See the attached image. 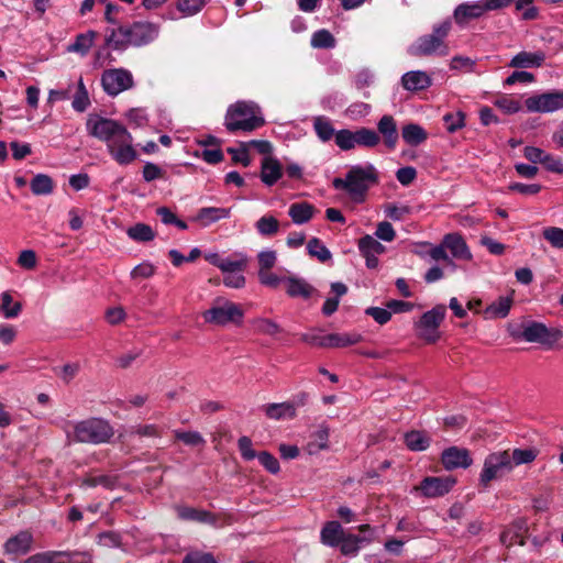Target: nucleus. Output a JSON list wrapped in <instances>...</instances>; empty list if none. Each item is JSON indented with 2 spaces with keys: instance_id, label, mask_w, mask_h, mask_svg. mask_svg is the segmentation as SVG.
<instances>
[{
  "instance_id": "1",
  "label": "nucleus",
  "mask_w": 563,
  "mask_h": 563,
  "mask_svg": "<svg viewBox=\"0 0 563 563\" xmlns=\"http://www.w3.org/2000/svg\"><path fill=\"white\" fill-rule=\"evenodd\" d=\"M86 126L91 136L106 144L109 155L117 164L130 165L137 159L134 139L120 122L99 115H89Z\"/></svg>"
},
{
  "instance_id": "2",
  "label": "nucleus",
  "mask_w": 563,
  "mask_h": 563,
  "mask_svg": "<svg viewBox=\"0 0 563 563\" xmlns=\"http://www.w3.org/2000/svg\"><path fill=\"white\" fill-rule=\"evenodd\" d=\"M159 34V25L148 21H136L112 29L106 44L112 49L123 51L129 46L141 47L152 43Z\"/></svg>"
},
{
  "instance_id": "3",
  "label": "nucleus",
  "mask_w": 563,
  "mask_h": 563,
  "mask_svg": "<svg viewBox=\"0 0 563 563\" xmlns=\"http://www.w3.org/2000/svg\"><path fill=\"white\" fill-rule=\"evenodd\" d=\"M378 183L377 169L372 164L352 166L345 178L336 177L332 186L345 190L355 202H363L367 190Z\"/></svg>"
},
{
  "instance_id": "4",
  "label": "nucleus",
  "mask_w": 563,
  "mask_h": 563,
  "mask_svg": "<svg viewBox=\"0 0 563 563\" xmlns=\"http://www.w3.org/2000/svg\"><path fill=\"white\" fill-rule=\"evenodd\" d=\"M265 120L260 107L254 102L238 101L231 104L225 113L224 125L230 132H252L262 125Z\"/></svg>"
},
{
  "instance_id": "5",
  "label": "nucleus",
  "mask_w": 563,
  "mask_h": 563,
  "mask_svg": "<svg viewBox=\"0 0 563 563\" xmlns=\"http://www.w3.org/2000/svg\"><path fill=\"white\" fill-rule=\"evenodd\" d=\"M451 21L445 20L435 24L431 34H426L416 40L408 47V54L415 57H423L431 55L446 56L449 54V46L445 38L451 31Z\"/></svg>"
},
{
  "instance_id": "6",
  "label": "nucleus",
  "mask_w": 563,
  "mask_h": 563,
  "mask_svg": "<svg viewBox=\"0 0 563 563\" xmlns=\"http://www.w3.org/2000/svg\"><path fill=\"white\" fill-rule=\"evenodd\" d=\"M243 317L244 311L241 306L223 297L216 298L211 307L202 312L205 322L219 327L229 323L240 324Z\"/></svg>"
},
{
  "instance_id": "7",
  "label": "nucleus",
  "mask_w": 563,
  "mask_h": 563,
  "mask_svg": "<svg viewBox=\"0 0 563 563\" xmlns=\"http://www.w3.org/2000/svg\"><path fill=\"white\" fill-rule=\"evenodd\" d=\"M114 434L112 427L102 419H89L77 423L74 438L78 442L103 443Z\"/></svg>"
},
{
  "instance_id": "8",
  "label": "nucleus",
  "mask_w": 563,
  "mask_h": 563,
  "mask_svg": "<svg viewBox=\"0 0 563 563\" xmlns=\"http://www.w3.org/2000/svg\"><path fill=\"white\" fill-rule=\"evenodd\" d=\"M446 308L443 305L435 306L424 312L415 324L417 335L427 343H434L439 340V327L445 317Z\"/></svg>"
},
{
  "instance_id": "9",
  "label": "nucleus",
  "mask_w": 563,
  "mask_h": 563,
  "mask_svg": "<svg viewBox=\"0 0 563 563\" xmlns=\"http://www.w3.org/2000/svg\"><path fill=\"white\" fill-rule=\"evenodd\" d=\"M514 467L510 454L507 451L489 454L484 462L479 476L483 486H487L493 479H497Z\"/></svg>"
},
{
  "instance_id": "10",
  "label": "nucleus",
  "mask_w": 563,
  "mask_h": 563,
  "mask_svg": "<svg viewBox=\"0 0 563 563\" xmlns=\"http://www.w3.org/2000/svg\"><path fill=\"white\" fill-rule=\"evenodd\" d=\"M91 554L86 551H44L29 556L23 563H88Z\"/></svg>"
},
{
  "instance_id": "11",
  "label": "nucleus",
  "mask_w": 563,
  "mask_h": 563,
  "mask_svg": "<svg viewBox=\"0 0 563 563\" xmlns=\"http://www.w3.org/2000/svg\"><path fill=\"white\" fill-rule=\"evenodd\" d=\"M101 84L108 95L117 96L133 86V77L123 68L108 69L101 76Z\"/></svg>"
},
{
  "instance_id": "12",
  "label": "nucleus",
  "mask_w": 563,
  "mask_h": 563,
  "mask_svg": "<svg viewBox=\"0 0 563 563\" xmlns=\"http://www.w3.org/2000/svg\"><path fill=\"white\" fill-rule=\"evenodd\" d=\"M521 335L527 342L553 345L563 336V332L556 328L549 329L540 322H529L523 327Z\"/></svg>"
},
{
  "instance_id": "13",
  "label": "nucleus",
  "mask_w": 563,
  "mask_h": 563,
  "mask_svg": "<svg viewBox=\"0 0 563 563\" xmlns=\"http://www.w3.org/2000/svg\"><path fill=\"white\" fill-rule=\"evenodd\" d=\"M529 112L549 113L563 109V91L545 92L526 99Z\"/></svg>"
},
{
  "instance_id": "14",
  "label": "nucleus",
  "mask_w": 563,
  "mask_h": 563,
  "mask_svg": "<svg viewBox=\"0 0 563 563\" xmlns=\"http://www.w3.org/2000/svg\"><path fill=\"white\" fill-rule=\"evenodd\" d=\"M307 394L300 393L289 401L266 405L264 411L271 419H292L296 417L297 409L307 404Z\"/></svg>"
},
{
  "instance_id": "15",
  "label": "nucleus",
  "mask_w": 563,
  "mask_h": 563,
  "mask_svg": "<svg viewBox=\"0 0 563 563\" xmlns=\"http://www.w3.org/2000/svg\"><path fill=\"white\" fill-rule=\"evenodd\" d=\"M34 538L27 530H22L9 538L3 544L4 553L12 559L27 554L33 548Z\"/></svg>"
},
{
  "instance_id": "16",
  "label": "nucleus",
  "mask_w": 563,
  "mask_h": 563,
  "mask_svg": "<svg viewBox=\"0 0 563 563\" xmlns=\"http://www.w3.org/2000/svg\"><path fill=\"white\" fill-rule=\"evenodd\" d=\"M303 340L308 341L305 336ZM362 335L357 333H331L324 336H313L309 342L321 347H345L361 342Z\"/></svg>"
},
{
  "instance_id": "17",
  "label": "nucleus",
  "mask_w": 563,
  "mask_h": 563,
  "mask_svg": "<svg viewBox=\"0 0 563 563\" xmlns=\"http://www.w3.org/2000/svg\"><path fill=\"white\" fill-rule=\"evenodd\" d=\"M455 484V479L451 476L444 477H426L418 489L422 492L426 497L435 498L448 494Z\"/></svg>"
},
{
  "instance_id": "18",
  "label": "nucleus",
  "mask_w": 563,
  "mask_h": 563,
  "mask_svg": "<svg viewBox=\"0 0 563 563\" xmlns=\"http://www.w3.org/2000/svg\"><path fill=\"white\" fill-rule=\"evenodd\" d=\"M357 246L365 258L366 266L371 269L376 268L378 266V255L385 252V246L369 234L361 238Z\"/></svg>"
},
{
  "instance_id": "19",
  "label": "nucleus",
  "mask_w": 563,
  "mask_h": 563,
  "mask_svg": "<svg viewBox=\"0 0 563 563\" xmlns=\"http://www.w3.org/2000/svg\"><path fill=\"white\" fill-rule=\"evenodd\" d=\"M441 461L445 470L466 468L472 464V457L466 449L451 446L443 451Z\"/></svg>"
},
{
  "instance_id": "20",
  "label": "nucleus",
  "mask_w": 563,
  "mask_h": 563,
  "mask_svg": "<svg viewBox=\"0 0 563 563\" xmlns=\"http://www.w3.org/2000/svg\"><path fill=\"white\" fill-rule=\"evenodd\" d=\"M330 428L325 423H320L316 431H313L306 445L303 446L305 452L308 455H317L321 451H325L330 448L329 445Z\"/></svg>"
},
{
  "instance_id": "21",
  "label": "nucleus",
  "mask_w": 563,
  "mask_h": 563,
  "mask_svg": "<svg viewBox=\"0 0 563 563\" xmlns=\"http://www.w3.org/2000/svg\"><path fill=\"white\" fill-rule=\"evenodd\" d=\"M283 176V166L279 161L272 156H265L261 164L260 178L264 185L272 187Z\"/></svg>"
},
{
  "instance_id": "22",
  "label": "nucleus",
  "mask_w": 563,
  "mask_h": 563,
  "mask_svg": "<svg viewBox=\"0 0 563 563\" xmlns=\"http://www.w3.org/2000/svg\"><path fill=\"white\" fill-rule=\"evenodd\" d=\"M483 1L462 3L454 10V20L457 24L464 25L471 20L478 19L486 13Z\"/></svg>"
},
{
  "instance_id": "23",
  "label": "nucleus",
  "mask_w": 563,
  "mask_h": 563,
  "mask_svg": "<svg viewBox=\"0 0 563 563\" xmlns=\"http://www.w3.org/2000/svg\"><path fill=\"white\" fill-rule=\"evenodd\" d=\"M443 245L451 252L454 258L463 261L472 260V253L462 235L457 233L446 234L443 239Z\"/></svg>"
},
{
  "instance_id": "24",
  "label": "nucleus",
  "mask_w": 563,
  "mask_h": 563,
  "mask_svg": "<svg viewBox=\"0 0 563 563\" xmlns=\"http://www.w3.org/2000/svg\"><path fill=\"white\" fill-rule=\"evenodd\" d=\"M401 84L408 91H419L429 88L432 79L426 71L411 70L402 75Z\"/></svg>"
},
{
  "instance_id": "25",
  "label": "nucleus",
  "mask_w": 563,
  "mask_h": 563,
  "mask_svg": "<svg viewBox=\"0 0 563 563\" xmlns=\"http://www.w3.org/2000/svg\"><path fill=\"white\" fill-rule=\"evenodd\" d=\"M230 208L205 207L197 212L194 220L199 222L202 227H209L220 220L230 218Z\"/></svg>"
},
{
  "instance_id": "26",
  "label": "nucleus",
  "mask_w": 563,
  "mask_h": 563,
  "mask_svg": "<svg viewBox=\"0 0 563 563\" xmlns=\"http://www.w3.org/2000/svg\"><path fill=\"white\" fill-rule=\"evenodd\" d=\"M377 130L384 139L385 145L394 150L398 141V131L395 119L391 115H383L377 123Z\"/></svg>"
},
{
  "instance_id": "27",
  "label": "nucleus",
  "mask_w": 563,
  "mask_h": 563,
  "mask_svg": "<svg viewBox=\"0 0 563 563\" xmlns=\"http://www.w3.org/2000/svg\"><path fill=\"white\" fill-rule=\"evenodd\" d=\"M345 531L340 522L328 521L320 531V540L324 545L338 547L345 536Z\"/></svg>"
},
{
  "instance_id": "28",
  "label": "nucleus",
  "mask_w": 563,
  "mask_h": 563,
  "mask_svg": "<svg viewBox=\"0 0 563 563\" xmlns=\"http://www.w3.org/2000/svg\"><path fill=\"white\" fill-rule=\"evenodd\" d=\"M545 59V54L541 51L538 52H520L515 55L509 66L514 68H529L540 67Z\"/></svg>"
},
{
  "instance_id": "29",
  "label": "nucleus",
  "mask_w": 563,
  "mask_h": 563,
  "mask_svg": "<svg viewBox=\"0 0 563 563\" xmlns=\"http://www.w3.org/2000/svg\"><path fill=\"white\" fill-rule=\"evenodd\" d=\"M511 296L499 297L496 301L490 303L484 310V316L486 319H499L508 316L511 305H512Z\"/></svg>"
},
{
  "instance_id": "30",
  "label": "nucleus",
  "mask_w": 563,
  "mask_h": 563,
  "mask_svg": "<svg viewBox=\"0 0 563 563\" xmlns=\"http://www.w3.org/2000/svg\"><path fill=\"white\" fill-rule=\"evenodd\" d=\"M401 136L408 145L417 146L428 139V133L421 125L409 123L402 126Z\"/></svg>"
},
{
  "instance_id": "31",
  "label": "nucleus",
  "mask_w": 563,
  "mask_h": 563,
  "mask_svg": "<svg viewBox=\"0 0 563 563\" xmlns=\"http://www.w3.org/2000/svg\"><path fill=\"white\" fill-rule=\"evenodd\" d=\"M177 515L183 520H191V521H198V522H206L216 525V519L212 514L199 510L196 508L190 507H177L176 508Z\"/></svg>"
},
{
  "instance_id": "32",
  "label": "nucleus",
  "mask_w": 563,
  "mask_h": 563,
  "mask_svg": "<svg viewBox=\"0 0 563 563\" xmlns=\"http://www.w3.org/2000/svg\"><path fill=\"white\" fill-rule=\"evenodd\" d=\"M371 542V538L346 533L340 542V551L343 555L355 556L360 551V544Z\"/></svg>"
},
{
  "instance_id": "33",
  "label": "nucleus",
  "mask_w": 563,
  "mask_h": 563,
  "mask_svg": "<svg viewBox=\"0 0 563 563\" xmlns=\"http://www.w3.org/2000/svg\"><path fill=\"white\" fill-rule=\"evenodd\" d=\"M407 448L411 451H424L430 445V437L424 431L412 430L404 437Z\"/></svg>"
},
{
  "instance_id": "34",
  "label": "nucleus",
  "mask_w": 563,
  "mask_h": 563,
  "mask_svg": "<svg viewBox=\"0 0 563 563\" xmlns=\"http://www.w3.org/2000/svg\"><path fill=\"white\" fill-rule=\"evenodd\" d=\"M21 311V302L14 301L10 291H3L0 295V312L5 319H14Z\"/></svg>"
},
{
  "instance_id": "35",
  "label": "nucleus",
  "mask_w": 563,
  "mask_h": 563,
  "mask_svg": "<svg viewBox=\"0 0 563 563\" xmlns=\"http://www.w3.org/2000/svg\"><path fill=\"white\" fill-rule=\"evenodd\" d=\"M313 206L307 202L292 203L288 214L296 224L308 222L313 216Z\"/></svg>"
},
{
  "instance_id": "36",
  "label": "nucleus",
  "mask_w": 563,
  "mask_h": 563,
  "mask_svg": "<svg viewBox=\"0 0 563 563\" xmlns=\"http://www.w3.org/2000/svg\"><path fill=\"white\" fill-rule=\"evenodd\" d=\"M285 282L287 285L286 291L290 297L308 298L313 291V287L303 279L289 277Z\"/></svg>"
},
{
  "instance_id": "37",
  "label": "nucleus",
  "mask_w": 563,
  "mask_h": 563,
  "mask_svg": "<svg viewBox=\"0 0 563 563\" xmlns=\"http://www.w3.org/2000/svg\"><path fill=\"white\" fill-rule=\"evenodd\" d=\"M31 190L36 196H45L53 192V179L46 174H37L30 183Z\"/></svg>"
},
{
  "instance_id": "38",
  "label": "nucleus",
  "mask_w": 563,
  "mask_h": 563,
  "mask_svg": "<svg viewBox=\"0 0 563 563\" xmlns=\"http://www.w3.org/2000/svg\"><path fill=\"white\" fill-rule=\"evenodd\" d=\"M95 36L96 33L92 31L77 35L75 42L67 47V51L86 55L93 44Z\"/></svg>"
},
{
  "instance_id": "39",
  "label": "nucleus",
  "mask_w": 563,
  "mask_h": 563,
  "mask_svg": "<svg viewBox=\"0 0 563 563\" xmlns=\"http://www.w3.org/2000/svg\"><path fill=\"white\" fill-rule=\"evenodd\" d=\"M255 227L261 235L268 236L278 232L279 222L273 216H264L257 220Z\"/></svg>"
},
{
  "instance_id": "40",
  "label": "nucleus",
  "mask_w": 563,
  "mask_h": 563,
  "mask_svg": "<svg viewBox=\"0 0 563 563\" xmlns=\"http://www.w3.org/2000/svg\"><path fill=\"white\" fill-rule=\"evenodd\" d=\"M128 235L139 242H147L154 239L155 234L152 228L144 223H137L126 231Z\"/></svg>"
},
{
  "instance_id": "41",
  "label": "nucleus",
  "mask_w": 563,
  "mask_h": 563,
  "mask_svg": "<svg viewBox=\"0 0 563 563\" xmlns=\"http://www.w3.org/2000/svg\"><path fill=\"white\" fill-rule=\"evenodd\" d=\"M308 253L317 257L320 262L324 263L331 258V252L328 247L317 238L311 239L307 244Z\"/></svg>"
},
{
  "instance_id": "42",
  "label": "nucleus",
  "mask_w": 563,
  "mask_h": 563,
  "mask_svg": "<svg viewBox=\"0 0 563 563\" xmlns=\"http://www.w3.org/2000/svg\"><path fill=\"white\" fill-rule=\"evenodd\" d=\"M311 46L314 48H332L335 46V38L328 30H319L311 36Z\"/></svg>"
},
{
  "instance_id": "43",
  "label": "nucleus",
  "mask_w": 563,
  "mask_h": 563,
  "mask_svg": "<svg viewBox=\"0 0 563 563\" xmlns=\"http://www.w3.org/2000/svg\"><path fill=\"white\" fill-rule=\"evenodd\" d=\"M90 104L88 91L84 85L82 79L80 78L77 85V91L73 99V108L78 112H84Z\"/></svg>"
},
{
  "instance_id": "44",
  "label": "nucleus",
  "mask_w": 563,
  "mask_h": 563,
  "mask_svg": "<svg viewBox=\"0 0 563 563\" xmlns=\"http://www.w3.org/2000/svg\"><path fill=\"white\" fill-rule=\"evenodd\" d=\"M356 145H362L366 147H374L376 146L380 137L378 133H376L374 130L362 128L356 131Z\"/></svg>"
},
{
  "instance_id": "45",
  "label": "nucleus",
  "mask_w": 563,
  "mask_h": 563,
  "mask_svg": "<svg viewBox=\"0 0 563 563\" xmlns=\"http://www.w3.org/2000/svg\"><path fill=\"white\" fill-rule=\"evenodd\" d=\"M313 128H314L317 135L322 141H329L334 135V129H333L331 122L323 117H318L314 119Z\"/></svg>"
},
{
  "instance_id": "46",
  "label": "nucleus",
  "mask_w": 563,
  "mask_h": 563,
  "mask_svg": "<svg viewBox=\"0 0 563 563\" xmlns=\"http://www.w3.org/2000/svg\"><path fill=\"white\" fill-rule=\"evenodd\" d=\"M247 265V258L243 255H239L238 258H223L220 264V269L224 274L243 272Z\"/></svg>"
},
{
  "instance_id": "47",
  "label": "nucleus",
  "mask_w": 563,
  "mask_h": 563,
  "mask_svg": "<svg viewBox=\"0 0 563 563\" xmlns=\"http://www.w3.org/2000/svg\"><path fill=\"white\" fill-rule=\"evenodd\" d=\"M174 433H175V437L177 440L184 442L186 445H189V446H202L206 443L202 435L197 431H178V430H176Z\"/></svg>"
},
{
  "instance_id": "48",
  "label": "nucleus",
  "mask_w": 563,
  "mask_h": 563,
  "mask_svg": "<svg viewBox=\"0 0 563 563\" xmlns=\"http://www.w3.org/2000/svg\"><path fill=\"white\" fill-rule=\"evenodd\" d=\"M537 455H538L537 449H532V448L516 449V450H514L512 454H510V457H511V461L515 466V465L531 463L532 461H534Z\"/></svg>"
},
{
  "instance_id": "49",
  "label": "nucleus",
  "mask_w": 563,
  "mask_h": 563,
  "mask_svg": "<svg viewBox=\"0 0 563 563\" xmlns=\"http://www.w3.org/2000/svg\"><path fill=\"white\" fill-rule=\"evenodd\" d=\"M355 135L356 132H351L349 130H340L339 132L335 133V143L343 151L352 150L356 145Z\"/></svg>"
},
{
  "instance_id": "50",
  "label": "nucleus",
  "mask_w": 563,
  "mask_h": 563,
  "mask_svg": "<svg viewBox=\"0 0 563 563\" xmlns=\"http://www.w3.org/2000/svg\"><path fill=\"white\" fill-rule=\"evenodd\" d=\"M207 3V0H178L177 9L187 16L198 13Z\"/></svg>"
},
{
  "instance_id": "51",
  "label": "nucleus",
  "mask_w": 563,
  "mask_h": 563,
  "mask_svg": "<svg viewBox=\"0 0 563 563\" xmlns=\"http://www.w3.org/2000/svg\"><path fill=\"white\" fill-rule=\"evenodd\" d=\"M543 238L556 249H563V229L549 227L543 230Z\"/></svg>"
},
{
  "instance_id": "52",
  "label": "nucleus",
  "mask_w": 563,
  "mask_h": 563,
  "mask_svg": "<svg viewBox=\"0 0 563 563\" xmlns=\"http://www.w3.org/2000/svg\"><path fill=\"white\" fill-rule=\"evenodd\" d=\"M257 459L262 466L272 474H277L280 470L278 460L267 451L258 453Z\"/></svg>"
},
{
  "instance_id": "53",
  "label": "nucleus",
  "mask_w": 563,
  "mask_h": 563,
  "mask_svg": "<svg viewBox=\"0 0 563 563\" xmlns=\"http://www.w3.org/2000/svg\"><path fill=\"white\" fill-rule=\"evenodd\" d=\"M183 563H219L212 553L203 551H191L187 553Z\"/></svg>"
},
{
  "instance_id": "54",
  "label": "nucleus",
  "mask_w": 563,
  "mask_h": 563,
  "mask_svg": "<svg viewBox=\"0 0 563 563\" xmlns=\"http://www.w3.org/2000/svg\"><path fill=\"white\" fill-rule=\"evenodd\" d=\"M255 329L264 334L275 335L280 332L279 325L271 319L258 318L254 320Z\"/></svg>"
},
{
  "instance_id": "55",
  "label": "nucleus",
  "mask_w": 563,
  "mask_h": 563,
  "mask_svg": "<svg viewBox=\"0 0 563 563\" xmlns=\"http://www.w3.org/2000/svg\"><path fill=\"white\" fill-rule=\"evenodd\" d=\"M143 354V350L141 347H133L123 354H121L117 358L118 366L122 368H126L131 366L137 358H140Z\"/></svg>"
},
{
  "instance_id": "56",
  "label": "nucleus",
  "mask_w": 563,
  "mask_h": 563,
  "mask_svg": "<svg viewBox=\"0 0 563 563\" xmlns=\"http://www.w3.org/2000/svg\"><path fill=\"white\" fill-rule=\"evenodd\" d=\"M257 261L260 266L258 271H268L275 266L277 254L273 250H265L258 253Z\"/></svg>"
},
{
  "instance_id": "57",
  "label": "nucleus",
  "mask_w": 563,
  "mask_h": 563,
  "mask_svg": "<svg viewBox=\"0 0 563 563\" xmlns=\"http://www.w3.org/2000/svg\"><path fill=\"white\" fill-rule=\"evenodd\" d=\"M238 448L241 453V456L245 461H251L257 457L258 455L253 449L252 440L246 435H243L238 440Z\"/></svg>"
},
{
  "instance_id": "58",
  "label": "nucleus",
  "mask_w": 563,
  "mask_h": 563,
  "mask_svg": "<svg viewBox=\"0 0 563 563\" xmlns=\"http://www.w3.org/2000/svg\"><path fill=\"white\" fill-rule=\"evenodd\" d=\"M495 106L498 107L507 114L516 113L521 109V104L518 100L510 97H500L495 101Z\"/></svg>"
},
{
  "instance_id": "59",
  "label": "nucleus",
  "mask_w": 563,
  "mask_h": 563,
  "mask_svg": "<svg viewBox=\"0 0 563 563\" xmlns=\"http://www.w3.org/2000/svg\"><path fill=\"white\" fill-rule=\"evenodd\" d=\"M464 113L456 112V113H448L444 115L443 120L446 124V130L450 133H453L461 129L464 125Z\"/></svg>"
},
{
  "instance_id": "60",
  "label": "nucleus",
  "mask_w": 563,
  "mask_h": 563,
  "mask_svg": "<svg viewBox=\"0 0 563 563\" xmlns=\"http://www.w3.org/2000/svg\"><path fill=\"white\" fill-rule=\"evenodd\" d=\"M125 317H126V313H125L124 309L120 306L111 307V308L107 309L106 313H104V318H106L107 322L111 325L120 324L121 322L124 321Z\"/></svg>"
},
{
  "instance_id": "61",
  "label": "nucleus",
  "mask_w": 563,
  "mask_h": 563,
  "mask_svg": "<svg viewBox=\"0 0 563 563\" xmlns=\"http://www.w3.org/2000/svg\"><path fill=\"white\" fill-rule=\"evenodd\" d=\"M365 313L371 316L379 324L387 323L391 318V312L388 308L371 307L365 310Z\"/></svg>"
},
{
  "instance_id": "62",
  "label": "nucleus",
  "mask_w": 563,
  "mask_h": 563,
  "mask_svg": "<svg viewBox=\"0 0 563 563\" xmlns=\"http://www.w3.org/2000/svg\"><path fill=\"white\" fill-rule=\"evenodd\" d=\"M375 235L377 239L391 242L396 236V232L389 222L383 221L377 224Z\"/></svg>"
},
{
  "instance_id": "63",
  "label": "nucleus",
  "mask_w": 563,
  "mask_h": 563,
  "mask_svg": "<svg viewBox=\"0 0 563 563\" xmlns=\"http://www.w3.org/2000/svg\"><path fill=\"white\" fill-rule=\"evenodd\" d=\"M164 175V170L154 163H146L143 167V178L147 183L163 178Z\"/></svg>"
},
{
  "instance_id": "64",
  "label": "nucleus",
  "mask_w": 563,
  "mask_h": 563,
  "mask_svg": "<svg viewBox=\"0 0 563 563\" xmlns=\"http://www.w3.org/2000/svg\"><path fill=\"white\" fill-rule=\"evenodd\" d=\"M541 164L550 172L563 174V161L551 154L544 153Z\"/></svg>"
}]
</instances>
